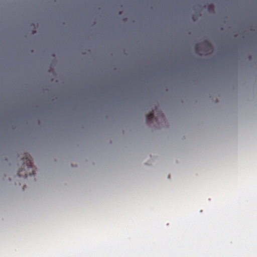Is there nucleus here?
<instances>
[{
	"label": "nucleus",
	"instance_id": "nucleus-1",
	"mask_svg": "<svg viewBox=\"0 0 257 257\" xmlns=\"http://www.w3.org/2000/svg\"><path fill=\"white\" fill-rule=\"evenodd\" d=\"M23 168L19 171L18 175L19 177L27 178L28 176L34 175L35 174L36 168L33 166L32 162L29 157L26 156L22 160Z\"/></svg>",
	"mask_w": 257,
	"mask_h": 257
},
{
	"label": "nucleus",
	"instance_id": "nucleus-4",
	"mask_svg": "<svg viewBox=\"0 0 257 257\" xmlns=\"http://www.w3.org/2000/svg\"><path fill=\"white\" fill-rule=\"evenodd\" d=\"M199 49V46H198V45L196 46V47H195V50H196V52L197 53H198Z\"/></svg>",
	"mask_w": 257,
	"mask_h": 257
},
{
	"label": "nucleus",
	"instance_id": "nucleus-2",
	"mask_svg": "<svg viewBox=\"0 0 257 257\" xmlns=\"http://www.w3.org/2000/svg\"><path fill=\"white\" fill-rule=\"evenodd\" d=\"M201 46L204 47L203 51L204 52H208L212 50V46L211 44L207 41H204L202 43Z\"/></svg>",
	"mask_w": 257,
	"mask_h": 257
},
{
	"label": "nucleus",
	"instance_id": "nucleus-3",
	"mask_svg": "<svg viewBox=\"0 0 257 257\" xmlns=\"http://www.w3.org/2000/svg\"><path fill=\"white\" fill-rule=\"evenodd\" d=\"M146 119L148 122H151L152 120L154 119V114L153 112H150L147 115Z\"/></svg>",
	"mask_w": 257,
	"mask_h": 257
}]
</instances>
